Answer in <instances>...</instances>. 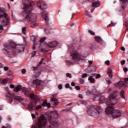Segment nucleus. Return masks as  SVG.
Segmentation results:
<instances>
[{
	"label": "nucleus",
	"instance_id": "nucleus-1",
	"mask_svg": "<svg viewBox=\"0 0 128 128\" xmlns=\"http://www.w3.org/2000/svg\"><path fill=\"white\" fill-rule=\"evenodd\" d=\"M34 4V1H31L30 4H24L21 14L22 16H25L23 19V22L25 24L30 22L31 28H34V26H38V24L36 22V15L30 12L32 10V6Z\"/></svg>",
	"mask_w": 128,
	"mask_h": 128
},
{
	"label": "nucleus",
	"instance_id": "nucleus-2",
	"mask_svg": "<svg viewBox=\"0 0 128 128\" xmlns=\"http://www.w3.org/2000/svg\"><path fill=\"white\" fill-rule=\"evenodd\" d=\"M10 88H14V92H16L22 90L26 96H29L30 98L34 100V102H30L28 105V108L30 110H34V108L36 104V102L40 100V96L36 95L34 94V93L30 94V92L28 88H22L20 86H18L16 87H14V85L10 84Z\"/></svg>",
	"mask_w": 128,
	"mask_h": 128
},
{
	"label": "nucleus",
	"instance_id": "nucleus-3",
	"mask_svg": "<svg viewBox=\"0 0 128 128\" xmlns=\"http://www.w3.org/2000/svg\"><path fill=\"white\" fill-rule=\"evenodd\" d=\"M118 94V92L115 91L109 96V98L108 100L104 96H101L99 99V104H104L106 102V104L108 108L111 106H114L116 104V96Z\"/></svg>",
	"mask_w": 128,
	"mask_h": 128
},
{
	"label": "nucleus",
	"instance_id": "nucleus-4",
	"mask_svg": "<svg viewBox=\"0 0 128 128\" xmlns=\"http://www.w3.org/2000/svg\"><path fill=\"white\" fill-rule=\"evenodd\" d=\"M102 112V107L98 106H90L88 107L87 114L90 116H93L95 118H98L100 114Z\"/></svg>",
	"mask_w": 128,
	"mask_h": 128
},
{
	"label": "nucleus",
	"instance_id": "nucleus-5",
	"mask_svg": "<svg viewBox=\"0 0 128 128\" xmlns=\"http://www.w3.org/2000/svg\"><path fill=\"white\" fill-rule=\"evenodd\" d=\"M4 46L8 48V50H14L13 54H19L20 52H22L24 50V46L22 44L20 45H16L14 42H10L8 43H4Z\"/></svg>",
	"mask_w": 128,
	"mask_h": 128
},
{
	"label": "nucleus",
	"instance_id": "nucleus-6",
	"mask_svg": "<svg viewBox=\"0 0 128 128\" xmlns=\"http://www.w3.org/2000/svg\"><path fill=\"white\" fill-rule=\"evenodd\" d=\"M106 114H111L112 118H118L122 116V111L118 110H114L112 106L108 107L106 110Z\"/></svg>",
	"mask_w": 128,
	"mask_h": 128
},
{
	"label": "nucleus",
	"instance_id": "nucleus-7",
	"mask_svg": "<svg viewBox=\"0 0 128 128\" xmlns=\"http://www.w3.org/2000/svg\"><path fill=\"white\" fill-rule=\"evenodd\" d=\"M0 20L2 24L4 26H8V22H10V17L8 14L6 12V9L4 8H0Z\"/></svg>",
	"mask_w": 128,
	"mask_h": 128
},
{
	"label": "nucleus",
	"instance_id": "nucleus-8",
	"mask_svg": "<svg viewBox=\"0 0 128 128\" xmlns=\"http://www.w3.org/2000/svg\"><path fill=\"white\" fill-rule=\"evenodd\" d=\"M128 86V78H124L122 80H120L118 83L114 84V86L116 88H120L122 90V88H125Z\"/></svg>",
	"mask_w": 128,
	"mask_h": 128
},
{
	"label": "nucleus",
	"instance_id": "nucleus-9",
	"mask_svg": "<svg viewBox=\"0 0 128 128\" xmlns=\"http://www.w3.org/2000/svg\"><path fill=\"white\" fill-rule=\"evenodd\" d=\"M73 60H82L84 58L82 56L80 53L78 52V51H74L70 54Z\"/></svg>",
	"mask_w": 128,
	"mask_h": 128
},
{
	"label": "nucleus",
	"instance_id": "nucleus-10",
	"mask_svg": "<svg viewBox=\"0 0 128 128\" xmlns=\"http://www.w3.org/2000/svg\"><path fill=\"white\" fill-rule=\"evenodd\" d=\"M4 90L7 92V94H6L7 100L9 102L10 104H12V98L16 96V94L10 92V91L8 90V87H5Z\"/></svg>",
	"mask_w": 128,
	"mask_h": 128
},
{
	"label": "nucleus",
	"instance_id": "nucleus-11",
	"mask_svg": "<svg viewBox=\"0 0 128 128\" xmlns=\"http://www.w3.org/2000/svg\"><path fill=\"white\" fill-rule=\"evenodd\" d=\"M36 6L40 10H44L46 8V4L44 1L38 0L36 2Z\"/></svg>",
	"mask_w": 128,
	"mask_h": 128
},
{
	"label": "nucleus",
	"instance_id": "nucleus-12",
	"mask_svg": "<svg viewBox=\"0 0 128 128\" xmlns=\"http://www.w3.org/2000/svg\"><path fill=\"white\" fill-rule=\"evenodd\" d=\"M32 84L33 86H36L38 88H42V81L38 80V79H36L32 81Z\"/></svg>",
	"mask_w": 128,
	"mask_h": 128
},
{
	"label": "nucleus",
	"instance_id": "nucleus-13",
	"mask_svg": "<svg viewBox=\"0 0 128 128\" xmlns=\"http://www.w3.org/2000/svg\"><path fill=\"white\" fill-rule=\"evenodd\" d=\"M122 10H126L128 6V0H120Z\"/></svg>",
	"mask_w": 128,
	"mask_h": 128
},
{
	"label": "nucleus",
	"instance_id": "nucleus-14",
	"mask_svg": "<svg viewBox=\"0 0 128 128\" xmlns=\"http://www.w3.org/2000/svg\"><path fill=\"white\" fill-rule=\"evenodd\" d=\"M96 88L92 87L91 88L89 89L86 92V94L88 96H90V94H96Z\"/></svg>",
	"mask_w": 128,
	"mask_h": 128
},
{
	"label": "nucleus",
	"instance_id": "nucleus-15",
	"mask_svg": "<svg viewBox=\"0 0 128 128\" xmlns=\"http://www.w3.org/2000/svg\"><path fill=\"white\" fill-rule=\"evenodd\" d=\"M42 18L43 20H44L46 22H48V12L46 11H44L42 14Z\"/></svg>",
	"mask_w": 128,
	"mask_h": 128
},
{
	"label": "nucleus",
	"instance_id": "nucleus-16",
	"mask_svg": "<svg viewBox=\"0 0 128 128\" xmlns=\"http://www.w3.org/2000/svg\"><path fill=\"white\" fill-rule=\"evenodd\" d=\"M48 47V48H54L55 46H58V42L56 41H53L52 42H50L48 43V44H46Z\"/></svg>",
	"mask_w": 128,
	"mask_h": 128
},
{
	"label": "nucleus",
	"instance_id": "nucleus-17",
	"mask_svg": "<svg viewBox=\"0 0 128 128\" xmlns=\"http://www.w3.org/2000/svg\"><path fill=\"white\" fill-rule=\"evenodd\" d=\"M50 102H52V104L54 106H58L60 102H58V100L56 98H52L50 99Z\"/></svg>",
	"mask_w": 128,
	"mask_h": 128
},
{
	"label": "nucleus",
	"instance_id": "nucleus-18",
	"mask_svg": "<svg viewBox=\"0 0 128 128\" xmlns=\"http://www.w3.org/2000/svg\"><path fill=\"white\" fill-rule=\"evenodd\" d=\"M22 100H24V99H22V97L20 96H16L14 98V104H18L20 102H22Z\"/></svg>",
	"mask_w": 128,
	"mask_h": 128
},
{
	"label": "nucleus",
	"instance_id": "nucleus-19",
	"mask_svg": "<svg viewBox=\"0 0 128 128\" xmlns=\"http://www.w3.org/2000/svg\"><path fill=\"white\" fill-rule=\"evenodd\" d=\"M95 40L96 42L99 44H102V42H104L102 38L99 36H95Z\"/></svg>",
	"mask_w": 128,
	"mask_h": 128
},
{
	"label": "nucleus",
	"instance_id": "nucleus-20",
	"mask_svg": "<svg viewBox=\"0 0 128 128\" xmlns=\"http://www.w3.org/2000/svg\"><path fill=\"white\" fill-rule=\"evenodd\" d=\"M89 72H96V66H93L92 67H89L87 68Z\"/></svg>",
	"mask_w": 128,
	"mask_h": 128
},
{
	"label": "nucleus",
	"instance_id": "nucleus-21",
	"mask_svg": "<svg viewBox=\"0 0 128 128\" xmlns=\"http://www.w3.org/2000/svg\"><path fill=\"white\" fill-rule=\"evenodd\" d=\"M42 106H44V108L46 106H47L48 108H50V103H48V100H44L42 104Z\"/></svg>",
	"mask_w": 128,
	"mask_h": 128
},
{
	"label": "nucleus",
	"instance_id": "nucleus-22",
	"mask_svg": "<svg viewBox=\"0 0 128 128\" xmlns=\"http://www.w3.org/2000/svg\"><path fill=\"white\" fill-rule=\"evenodd\" d=\"M107 74L110 78H112V70L111 69H108Z\"/></svg>",
	"mask_w": 128,
	"mask_h": 128
},
{
	"label": "nucleus",
	"instance_id": "nucleus-23",
	"mask_svg": "<svg viewBox=\"0 0 128 128\" xmlns=\"http://www.w3.org/2000/svg\"><path fill=\"white\" fill-rule=\"evenodd\" d=\"M8 50V48H6L2 49V52L4 54H6V55L10 54V52Z\"/></svg>",
	"mask_w": 128,
	"mask_h": 128
},
{
	"label": "nucleus",
	"instance_id": "nucleus-24",
	"mask_svg": "<svg viewBox=\"0 0 128 128\" xmlns=\"http://www.w3.org/2000/svg\"><path fill=\"white\" fill-rule=\"evenodd\" d=\"M88 80L91 84H94L96 82V80H94V78H93L92 76H90Z\"/></svg>",
	"mask_w": 128,
	"mask_h": 128
},
{
	"label": "nucleus",
	"instance_id": "nucleus-25",
	"mask_svg": "<svg viewBox=\"0 0 128 128\" xmlns=\"http://www.w3.org/2000/svg\"><path fill=\"white\" fill-rule=\"evenodd\" d=\"M94 8H98L100 6V2H96L92 4Z\"/></svg>",
	"mask_w": 128,
	"mask_h": 128
},
{
	"label": "nucleus",
	"instance_id": "nucleus-26",
	"mask_svg": "<svg viewBox=\"0 0 128 128\" xmlns=\"http://www.w3.org/2000/svg\"><path fill=\"white\" fill-rule=\"evenodd\" d=\"M8 79H3L0 80V82L3 84H6L8 82Z\"/></svg>",
	"mask_w": 128,
	"mask_h": 128
},
{
	"label": "nucleus",
	"instance_id": "nucleus-27",
	"mask_svg": "<svg viewBox=\"0 0 128 128\" xmlns=\"http://www.w3.org/2000/svg\"><path fill=\"white\" fill-rule=\"evenodd\" d=\"M120 94L122 98L126 99V96H124V90H121Z\"/></svg>",
	"mask_w": 128,
	"mask_h": 128
},
{
	"label": "nucleus",
	"instance_id": "nucleus-28",
	"mask_svg": "<svg viewBox=\"0 0 128 128\" xmlns=\"http://www.w3.org/2000/svg\"><path fill=\"white\" fill-rule=\"evenodd\" d=\"M36 36H31V40L34 42V44H36Z\"/></svg>",
	"mask_w": 128,
	"mask_h": 128
},
{
	"label": "nucleus",
	"instance_id": "nucleus-29",
	"mask_svg": "<svg viewBox=\"0 0 128 128\" xmlns=\"http://www.w3.org/2000/svg\"><path fill=\"white\" fill-rule=\"evenodd\" d=\"M85 15L86 16H88L89 18H92V15L88 13V10H85Z\"/></svg>",
	"mask_w": 128,
	"mask_h": 128
},
{
	"label": "nucleus",
	"instance_id": "nucleus-30",
	"mask_svg": "<svg viewBox=\"0 0 128 128\" xmlns=\"http://www.w3.org/2000/svg\"><path fill=\"white\" fill-rule=\"evenodd\" d=\"M106 80L108 84H112V82L110 81V78H108V77L106 78Z\"/></svg>",
	"mask_w": 128,
	"mask_h": 128
},
{
	"label": "nucleus",
	"instance_id": "nucleus-31",
	"mask_svg": "<svg viewBox=\"0 0 128 128\" xmlns=\"http://www.w3.org/2000/svg\"><path fill=\"white\" fill-rule=\"evenodd\" d=\"M26 27L22 28V32L24 34H26Z\"/></svg>",
	"mask_w": 128,
	"mask_h": 128
},
{
	"label": "nucleus",
	"instance_id": "nucleus-32",
	"mask_svg": "<svg viewBox=\"0 0 128 128\" xmlns=\"http://www.w3.org/2000/svg\"><path fill=\"white\" fill-rule=\"evenodd\" d=\"M66 76L67 78H72V74L70 73H66Z\"/></svg>",
	"mask_w": 128,
	"mask_h": 128
},
{
	"label": "nucleus",
	"instance_id": "nucleus-33",
	"mask_svg": "<svg viewBox=\"0 0 128 128\" xmlns=\"http://www.w3.org/2000/svg\"><path fill=\"white\" fill-rule=\"evenodd\" d=\"M46 40V37H43L42 38H41L40 39V42H43L44 40Z\"/></svg>",
	"mask_w": 128,
	"mask_h": 128
},
{
	"label": "nucleus",
	"instance_id": "nucleus-34",
	"mask_svg": "<svg viewBox=\"0 0 128 128\" xmlns=\"http://www.w3.org/2000/svg\"><path fill=\"white\" fill-rule=\"evenodd\" d=\"M80 82L82 84H84V79L80 78Z\"/></svg>",
	"mask_w": 128,
	"mask_h": 128
},
{
	"label": "nucleus",
	"instance_id": "nucleus-35",
	"mask_svg": "<svg viewBox=\"0 0 128 128\" xmlns=\"http://www.w3.org/2000/svg\"><path fill=\"white\" fill-rule=\"evenodd\" d=\"M40 108H42V106L38 105L36 106V110H40Z\"/></svg>",
	"mask_w": 128,
	"mask_h": 128
},
{
	"label": "nucleus",
	"instance_id": "nucleus-36",
	"mask_svg": "<svg viewBox=\"0 0 128 128\" xmlns=\"http://www.w3.org/2000/svg\"><path fill=\"white\" fill-rule=\"evenodd\" d=\"M88 32H89V34H90L92 36H94V34H96L94 32H92V30H89L88 31Z\"/></svg>",
	"mask_w": 128,
	"mask_h": 128
},
{
	"label": "nucleus",
	"instance_id": "nucleus-37",
	"mask_svg": "<svg viewBox=\"0 0 128 128\" xmlns=\"http://www.w3.org/2000/svg\"><path fill=\"white\" fill-rule=\"evenodd\" d=\"M32 58H34V56L36 54V51H34L33 52H32Z\"/></svg>",
	"mask_w": 128,
	"mask_h": 128
},
{
	"label": "nucleus",
	"instance_id": "nucleus-38",
	"mask_svg": "<svg viewBox=\"0 0 128 128\" xmlns=\"http://www.w3.org/2000/svg\"><path fill=\"white\" fill-rule=\"evenodd\" d=\"M40 52H48V50L42 48L40 50Z\"/></svg>",
	"mask_w": 128,
	"mask_h": 128
},
{
	"label": "nucleus",
	"instance_id": "nucleus-39",
	"mask_svg": "<svg viewBox=\"0 0 128 128\" xmlns=\"http://www.w3.org/2000/svg\"><path fill=\"white\" fill-rule=\"evenodd\" d=\"M116 26V24L112 23V22H111V24H110L108 26H108Z\"/></svg>",
	"mask_w": 128,
	"mask_h": 128
},
{
	"label": "nucleus",
	"instance_id": "nucleus-40",
	"mask_svg": "<svg viewBox=\"0 0 128 128\" xmlns=\"http://www.w3.org/2000/svg\"><path fill=\"white\" fill-rule=\"evenodd\" d=\"M82 78H86V76H88V74H84L82 75Z\"/></svg>",
	"mask_w": 128,
	"mask_h": 128
},
{
	"label": "nucleus",
	"instance_id": "nucleus-41",
	"mask_svg": "<svg viewBox=\"0 0 128 128\" xmlns=\"http://www.w3.org/2000/svg\"><path fill=\"white\" fill-rule=\"evenodd\" d=\"M75 88L76 90H80V86H76Z\"/></svg>",
	"mask_w": 128,
	"mask_h": 128
},
{
	"label": "nucleus",
	"instance_id": "nucleus-42",
	"mask_svg": "<svg viewBox=\"0 0 128 128\" xmlns=\"http://www.w3.org/2000/svg\"><path fill=\"white\" fill-rule=\"evenodd\" d=\"M94 8H96L94 7V5H92V6L91 12H94Z\"/></svg>",
	"mask_w": 128,
	"mask_h": 128
},
{
	"label": "nucleus",
	"instance_id": "nucleus-43",
	"mask_svg": "<svg viewBox=\"0 0 128 128\" xmlns=\"http://www.w3.org/2000/svg\"><path fill=\"white\" fill-rule=\"evenodd\" d=\"M45 30V32L48 34H50V30H48V28H46L44 29Z\"/></svg>",
	"mask_w": 128,
	"mask_h": 128
},
{
	"label": "nucleus",
	"instance_id": "nucleus-44",
	"mask_svg": "<svg viewBox=\"0 0 128 128\" xmlns=\"http://www.w3.org/2000/svg\"><path fill=\"white\" fill-rule=\"evenodd\" d=\"M105 64L110 66V60H108L105 62Z\"/></svg>",
	"mask_w": 128,
	"mask_h": 128
},
{
	"label": "nucleus",
	"instance_id": "nucleus-45",
	"mask_svg": "<svg viewBox=\"0 0 128 128\" xmlns=\"http://www.w3.org/2000/svg\"><path fill=\"white\" fill-rule=\"evenodd\" d=\"M100 78V74H97L96 76V78Z\"/></svg>",
	"mask_w": 128,
	"mask_h": 128
},
{
	"label": "nucleus",
	"instance_id": "nucleus-46",
	"mask_svg": "<svg viewBox=\"0 0 128 128\" xmlns=\"http://www.w3.org/2000/svg\"><path fill=\"white\" fill-rule=\"evenodd\" d=\"M126 64V60H122V61H121L122 66H124V64Z\"/></svg>",
	"mask_w": 128,
	"mask_h": 128
},
{
	"label": "nucleus",
	"instance_id": "nucleus-47",
	"mask_svg": "<svg viewBox=\"0 0 128 128\" xmlns=\"http://www.w3.org/2000/svg\"><path fill=\"white\" fill-rule=\"evenodd\" d=\"M58 88L59 90H62V84H59V85L58 86Z\"/></svg>",
	"mask_w": 128,
	"mask_h": 128
},
{
	"label": "nucleus",
	"instance_id": "nucleus-48",
	"mask_svg": "<svg viewBox=\"0 0 128 128\" xmlns=\"http://www.w3.org/2000/svg\"><path fill=\"white\" fill-rule=\"evenodd\" d=\"M26 69H22V74H26Z\"/></svg>",
	"mask_w": 128,
	"mask_h": 128
},
{
	"label": "nucleus",
	"instance_id": "nucleus-49",
	"mask_svg": "<svg viewBox=\"0 0 128 128\" xmlns=\"http://www.w3.org/2000/svg\"><path fill=\"white\" fill-rule=\"evenodd\" d=\"M65 88H70V84H66L65 86Z\"/></svg>",
	"mask_w": 128,
	"mask_h": 128
},
{
	"label": "nucleus",
	"instance_id": "nucleus-50",
	"mask_svg": "<svg viewBox=\"0 0 128 128\" xmlns=\"http://www.w3.org/2000/svg\"><path fill=\"white\" fill-rule=\"evenodd\" d=\"M90 48L91 50H94V46L93 45H90Z\"/></svg>",
	"mask_w": 128,
	"mask_h": 128
},
{
	"label": "nucleus",
	"instance_id": "nucleus-51",
	"mask_svg": "<svg viewBox=\"0 0 128 128\" xmlns=\"http://www.w3.org/2000/svg\"><path fill=\"white\" fill-rule=\"evenodd\" d=\"M6 128H12V126L10 125V124H6Z\"/></svg>",
	"mask_w": 128,
	"mask_h": 128
},
{
	"label": "nucleus",
	"instance_id": "nucleus-52",
	"mask_svg": "<svg viewBox=\"0 0 128 128\" xmlns=\"http://www.w3.org/2000/svg\"><path fill=\"white\" fill-rule=\"evenodd\" d=\"M86 128H94V126L92 125H89Z\"/></svg>",
	"mask_w": 128,
	"mask_h": 128
},
{
	"label": "nucleus",
	"instance_id": "nucleus-53",
	"mask_svg": "<svg viewBox=\"0 0 128 128\" xmlns=\"http://www.w3.org/2000/svg\"><path fill=\"white\" fill-rule=\"evenodd\" d=\"M4 70H6V71L8 70V67L4 66Z\"/></svg>",
	"mask_w": 128,
	"mask_h": 128
},
{
	"label": "nucleus",
	"instance_id": "nucleus-54",
	"mask_svg": "<svg viewBox=\"0 0 128 128\" xmlns=\"http://www.w3.org/2000/svg\"><path fill=\"white\" fill-rule=\"evenodd\" d=\"M44 60V58H42L41 61L39 62V64L40 65L42 64V61Z\"/></svg>",
	"mask_w": 128,
	"mask_h": 128
},
{
	"label": "nucleus",
	"instance_id": "nucleus-55",
	"mask_svg": "<svg viewBox=\"0 0 128 128\" xmlns=\"http://www.w3.org/2000/svg\"><path fill=\"white\" fill-rule=\"evenodd\" d=\"M78 97L80 98H84V96L82 94H80L78 95Z\"/></svg>",
	"mask_w": 128,
	"mask_h": 128
},
{
	"label": "nucleus",
	"instance_id": "nucleus-56",
	"mask_svg": "<svg viewBox=\"0 0 128 128\" xmlns=\"http://www.w3.org/2000/svg\"><path fill=\"white\" fill-rule=\"evenodd\" d=\"M71 86H76V83H74V82H72L71 83Z\"/></svg>",
	"mask_w": 128,
	"mask_h": 128
},
{
	"label": "nucleus",
	"instance_id": "nucleus-57",
	"mask_svg": "<svg viewBox=\"0 0 128 128\" xmlns=\"http://www.w3.org/2000/svg\"><path fill=\"white\" fill-rule=\"evenodd\" d=\"M123 70L125 72H128V68H124Z\"/></svg>",
	"mask_w": 128,
	"mask_h": 128
},
{
	"label": "nucleus",
	"instance_id": "nucleus-58",
	"mask_svg": "<svg viewBox=\"0 0 128 128\" xmlns=\"http://www.w3.org/2000/svg\"><path fill=\"white\" fill-rule=\"evenodd\" d=\"M121 50H123V52H124V50H126V48H124V47H121Z\"/></svg>",
	"mask_w": 128,
	"mask_h": 128
},
{
	"label": "nucleus",
	"instance_id": "nucleus-59",
	"mask_svg": "<svg viewBox=\"0 0 128 128\" xmlns=\"http://www.w3.org/2000/svg\"><path fill=\"white\" fill-rule=\"evenodd\" d=\"M32 118H36V115H34V114H32Z\"/></svg>",
	"mask_w": 128,
	"mask_h": 128
},
{
	"label": "nucleus",
	"instance_id": "nucleus-60",
	"mask_svg": "<svg viewBox=\"0 0 128 128\" xmlns=\"http://www.w3.org/2000/svg\"><path fill=\"white\" fill-rule=\"evenodd\" d=\"M81 102L83 104H86V101H82Z\"/></svg>",
	"mask_w": 128,
	"mask_h": 128
},
{
	"label": "nucleus",
	"instance_id": "nucleus-61",
	"mask_svg": "<svg viewBox=\"0 0 128 128\" xmlns=\"http://www.w3.org/2000/svg\"><path fill=\"white\" fill-rule=\"evenodd\" d=\"M32 48L33 50H36V43H34Z\"/></svg>",
	"mask_w": 128,
	"mask_h": 128
},
{
	"label": "nucleus",
	"instance_id": "nucleus-62",
	"mask_svg": "<svg viewBox=\"0 0 128 128\" xmlns=\"http://www.w3.org/2000/svg\"><path fill=\"white\" fill-rule=\"evenodd\" d=\"M0 30H4V27H2V26L0 25Z\"/></svg>",
	"mask_w": 128,
	"mask_h": 128
},
{
	"label": "nucleus",
	"instance_id": "nucleus-63",
	"mask_svg": "<svg viewBox=\"0 0 128 128\" xmlns=\"http://www.w3.org/2000/svg\"><path fill=\"white\" fill-rule=\"evenodd\" d=\"M38 70V68H36V67L33 68V70Z\"/></svg>",
	"mask_w": 128,
	"mask_h": 128
},
{
	"label": "nucleus",
	"instance_id": "nucleus-64",
	"mask_svg": "<svg viewBox=\"0 0 128 128\" xmlns=\"http://www.w3.org/2000/svg\"><path fill=\"white\" fill-rule=\"evenodd\" d=\"M88 62H89V64H92V61L89 60V61H88Z\"/></svg>",
	"mask_w": 128,
	"mask_h": 128
}]
</instances>
